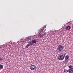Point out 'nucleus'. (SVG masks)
Instances as JSON below:
<instances>
[{"mask_svg": "<svg viewBox=\"0 0 73 73\" xmlns=\"http://www.w3.org/2000/svg\"><path fill=\"white\" fill-rule=\"evenodd\" d=\"M66 56V54L64 53L61 55H60L58 56V59L60 61L63 60L65 58V57Z\"/></svg>", "mask_w": 73, "mask_h": 73, "instance_id": "obj_1", "label": "nucleus"}, {"mask_svg": "<svg viewBox=\"0 0 73 73\" xmlns=\"http://www.w3.org/2000/svg\"><path fill=\"white\" fill-rule=\"evenodd\" d=\"M63 49H64V48H63V46L62 45H59L58 47L57 50L58 51L61 52V51Z\"/></svg>", "mask_w": 73, "mask_h": 73, "instance_id": "obj_2", "label": "nucleus"}, {"mask_svg": "<svg viewBox=\"0 0 73 73\" xmlns=\"http://www.w3.org/2000/svg\"><path fill=\"white\" fill-rule=\"evenodd\" d=\"M46 31L45 29H44V28L43 27H42L40 30L39 31L40 33H42V32H45Z\"/></svg>", "mask_w": 73, "mask_h": 73, "instance_id": "obj_3", "label": "nucleus"}, {"mask_svg": "<svg viewBox=\"0 0 73 73\" xmlns=\"http://www.w3.org/2000/svg\"><path fill=\"white\" fill-rule=\"evenodd\" d=\"M30 68L31 70H35L36 69V66L34 65H32L30 67Z\"/></svg>", "mask_w": 73, "mask_h": 73, "instance_id": "obj_4", "label": "nucleus"}, {"mask_svg": "<svg viewBox=\"0 0 73 73\" xmlns=\"http://www.w3.org/2000/svg\"><path fill=\"white\" fill-rule=\"evenodd\" d=\"M32 45H33V43H32L29 42L27 45H26V48H28L29 46H32Z\"/></svg>", "mask_w": 73, "mask_h": 73, "instance_id": "obj_5", "label": "nucleus"}, {"mask_svg": "<svg viewBox=\"0 0 73 73\" xmlns=\"http://www.w3.org/2000/svg\"><path fill=\"white\" fill-rule=\"evenodd\" d=\"M70 29V26H67L66 27L65 29L66 31H69Z\"/></svg>", "mask_w": 73, "mask_h": 73, "instance_id": "obj_6", "label": "nucleus"}, {"mask_svg": "<svg viewBox=\"0 0 73 73\" xmlns=\"http://www.w3.org/2000/svg\"><path fill=\"white\" fill-rule=\"evenodd\" d=\"M37 42V40L35 39H33L32 41V42L31 43H33V44H35Z\"/></svg>", "mask_w": 73, "mask_h": 73, "instance_id": "obj_7", "label": "nucleus"}, {"mask_svg": "<svg viewBox=\"0 0 73 73\" xmlns=\"http://www.w3.org/2000/svg\"><path fill=\"white\" fill-rule=\"evenodd\" d=\"M42 33L40 34V37H42L43 36H44L45 35V33L44 32H42Z\"/></svg>", "mask_w": 73, "mask_h": 73, "instance_id": "obj_8", "label": "nucleus"}, {"mask_svg": "<svg viewBox=\"0 0 73 73\" xmlns=\"http://www.w3.org/2000/svg\"><path fill=\"white\" fill-rule=\"evenodd\" d=\"M65 61H66V60H67L69 58V56L68 55H66V56H65Z\"/></svg>", "mask_w": 73, "mask_h": 73, "instance_id": "obj_9", "label": "nucleus"}, {"mask_svg": "<svg viewBox=\"0 0 73 73\" xmlns=\"http://www.w3.org/2000/svg\"><path fill=\"white\" fill-rule=\"evenodd\" d=\"M70 73H73V68H69Z\"/></svg>", "mask_w": 73, "mask_h": 73, "instance_id": "obj_10", "label": "nucleus"}, {"mask_svg": "<svg viewBox=\"0 0 73 73\" xmlns=\"http://www.w3.org/2000/svg\"><path fill=\"white\" fill-rule=\"evenodd\" d=\"M3 65L1 64L0 65V68H1V69H3Z\"/></svg>", "mask_w": 73, "mask_h": 73, "instance_id": "obj_11", "label": "nucleus"}, {"mask_svg": "<svg viewBox=\"0 0 73 73\" xmlns=\"http://www.w3.org/2000/svg\"><path fill=\"white\" fill-rule=\"evenodd\" d=\"M68 67L69 68H72V67H73V66L70 65L68 66Z\"/></svg>", "mask_w": 73, "mask_h": 73, "instance_id": "obj_12", "label": "nucleus"}, {"mask_svg": "<svg viewBox=\"0 0 73 73\" xmlns=\"http://www.w3.org/2000/svg\"><path fill=\"white\" fill-rule=\"evenodd\" d=\"M67 72H69L70 73V70L69 69L68 70H67Z\"/></svg>", "mask_w": 73, "mask_h": 73, "instance_id": "obj_13", "label": "nucleus"}, {"mask_svg": "<svg viewBox=\"0 0 73 73\" xmlns=\"http://www.w3.org/2000/svg\"><path fill=\"white\" fill-rule=\"evenodd\" d=\"M64 72H65L66 73H67V70L64 69Z\"/></svg>", "mask_w": 73, "mask_h": 73, "instance_id": "obj_14", "label": "nucleus"}, {"mask_svg": "<svg viewBox=\"0 0 73 73\" xmlns=\"http://www.w3.org/2000/svg\"><path fill=\"white\" fill-rule=\"evenodd\" d=\"M3 60V59H1V58H0V61L1 60Z\"/></svg>", "mask_w": 73, "mask_h": 73, "instance_id": "obj_15", "label": "nucleus"}]
</instances>
